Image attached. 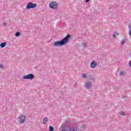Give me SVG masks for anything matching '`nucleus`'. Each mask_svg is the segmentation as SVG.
<instances>
[{"label":"nucleus","mask_w":131,"mask_h":131,"mask_svg":"<svg viewBox=\"0 0 131 131\" xmlns=\"http://www.w3.org/2000/svg\"><path fill=\"white\" fill-rule=\"evenodd\" d=\"M84 86L86 90H91L93 88V83L91 81H87L85 83Z\"/></svg>","instance_id":"nucleus-5"},{"label":"nucleus","mask_w":131,"mask_h":131,"mask_svg":"<svg viewBox=\"0 0 131 131\" xmlns=\"http://www.w3.org/2000/svg\"><path fill=\"white\" fill-rule=\"evenodd\" d=\"M3 26H7V23H3Z\"/></svg>","instance_id":"nucleus-18"},{"label":"nucleus","mask_w":131,"mask_h":131,"mask_svg":"<svg viewBox=\"0 0 131 131\" xmlns=\"http://www.w3.org/2000/svg\"><path fill=\"white\" fill-rule=\"evenodd\" d=\"M123 74H124V73L121 71H120V74H119V76H122V75H123Z\"/></svg>","instance_id":"nucleus-15"},{"label":"nucleus","mask_w":131,"mask_h":131,"mask_svg":"<svg viewBox=\"0 0 131 131\" xmlns=\"http://www.w3.org/2000/svg\"><path fill=\"white\" fill-rule=\"evenodd\" d=\"M49 8L52 10H56L57 8V3L55 2L50 3L49 4Z\"/></svg>","instance_id":"nucleus-6"},{"label":"nucleus","mask_w":131,"mask_h":131,"mask_svg":"<svg viewBox=\"0 0 131 131\" xmlns=\"http://www.w3.org/2000/svg\"><path fill=\"white\" fill-rule=\"evenodd\" d=\"M3 67H4V66H3V64H0V68H1V69H3Z\"/></svg>","instance_id":"nucleus-19"},{"label":"nucleus","mask_w":131,"mask_h":131,"mask_svg":"<svg viewBox=\"0 0 131 131\" xmlns=\"http://www.w3.org/2000/svg\"><path fill=\"white\" fill-rule=\"evenodd\" d=\"M119 34L116 32H115L113 34V36L115 38V37H116V36H118V35H119Z\"/></svg>","instance_id":"nucleus-11"},{"label":"nucleus","mask_w":131,"mask_h":131,"mask_svg":"<svg viewBox=\"0 0 131 131\" xmlns=\"http://www.w3.org/2000/svg\"><path fill=\"white\" fill-rule=\"evenodd\" d=\"M49 119L47 117H45L43 120V124H46L47 122H48Z\"/></svg>","instance_id":"nucleus-9"},{"label":"nucleus","mask_w":131,"mask_h":131,"mask_svg":"<svg viewBox=\"0 0 131 131\" xmlns=\"http://www.w3.org/2000/svg\"><path fill=\"white\" fill-rule=\"evenodd\" d=\"M86 75H88L86 73L82 74V78H86Z\"/></svg>","instance_id":"nucleus-12"},{"label":"nucleus","mask_w":131,"mask_h":131,"mask_svg":"<svg viewBox=\"0 0 131 131\" xmlns=\"http://www.w3.org/2000/svg\"><path fill=\"white\" fill-rule=\"evenodd\" d=\"M86 1V3H89V2H90V0H85Z\"/></svg>","instance_id":"nucleus-21"},{"label":"nucleus","mask_w":131,"mask_h":131,"mask_svg":"<svg viewBox=\"0 0 131 131\" xmlns=\"http://www.w3.org/2000/svg\"><path fill=\"white\" fill-rule=\"evenodd\" d=\"M17 120L20 124L24 123L26 120V117L23 115H19L17 118Z\"/></svg>","instance_id":"nucleus-3"},{"label":"nucleus","mask_w":131,"mask_h":131,"mask_svg":"<svg viewBox=\"0 0 131 131\" xmlns=\"http://www.w3.org/2000/svg\"><path fill=\"white\" fill-rule=\"evenodd\" d=\"M129 35L131 36V30L129 31Z\"/></svg>","instance_id":"nucleus-20"},{"label":"nucleus","mask_w":131,"mask_h":131,"mask_svg":"<svg viewBox=\"0 0 131 131\" xmlns=\"http://www.w3.org/2000/svg\"><path fill=\"white\" fill-rule=\"evenodd\" d=\"M37 6L36 4L29 2L27 5V9L28 10H29V9H34V8H36Z\"/></svg>","instance_id":"nucleus-4"},{"label":"nucleus","mask_w":131,"mask_h":131,"mask_svg":"<svg viewBox=\"0 0 131 131\" xmlns=\"http://www.w3.org/2000/svg\"><path fill=\"white\" fill-rule=\"evenodd\" d=\"M86 128L85 125H75L72 127H63L60 131H81Z\"/></svg>","instance_id":"nucleus-1"},{"label":"nucleus","mask_w":131,"mask_h":131,"mask_svg":"<svg viewBox=\"0 0 131 131\" xmlns=\"http://www.w3.org/2000/svg\"><path fill=\"white\" fill-rule=\"evenodd\" d=\"M120 115H122L123 116H125V114L123 112H120L119 113Z\"/></svg>","instance_id":"nucleus-13"},{"label":"nucleus","mask_w":131,"mask_h":131,"mask_svg":"<svg viewBox=\"0 0 131 131\" xmlns=\"http://www.w3.org/2000/svg\"><path fill=\"white\" fill-rule=\"evenodd\" d=\"M23 79H30L31 80H32V79H34V75L30 74L25 75L23 77Z\"/></svg>","instance_id":"nucleus-7"},{"label":"nucleus","mask_w":131,"mask_h":131,"mask_svg":"<svg viewBox=\"0 0 131 131\" xmlns=\"http://www.w3.org/2000/svg\"><path fill=\"white\" fill-rule=\"evenodd\" d=\"M90 67H91V68H95V67H97V61L95 60L92 61Z\"/></svg>","instance_id":"nucleus-8"},{"label":"nucleus","mask_w":131,"mask_h":131,"mask_svg":"<svg viewBox=\"0 0 131 131\" xmlns=\"http://www.w3.org/2000/svg\"><path fill=\"white\" fill-rule=\"evenodd\" d=\"M128 27H129V29H130V27L129 26H128Z\"/></svg>","instance_id":"nucleus-22"},{"label":"nucleus","mask_w":131,"mask_h":131,"mask_svg":"<svg viewBox=\"0 0 131 131\" xmlns=\"http://www.w3.org/2000/svg\"><path fill=\"white\" fill-rule=\"evenodd\" d=\"M6 45H7V42H4L0 44V47L1 48H5V47H6Z\"/></svg>","instance_id":"nucleus-10"},{"label":"nucleus","mask_w":131,"mask_h":131,"mask_svg":"<svg viewBox=\"0 0 131 131\" xmlns=\"http://www.w3.org/2000/svg\"><path fill=\"white\" fill-rule=\"evenodd\" d=\"M121 43H122V45H124V43H125V40L124 39H123L122 40Z\"/></svg>","instance_id":"nucleus-17"},{"label":"nucleus","mask_w":131,"mask_h":131,"mask_svg":"<svg viewBox=\"0 0 131 131\" xmlns=\"http://www.w3.org/2000/svg\"><path fill=\"white\" fill-rule=\"evenodd\" d=\"M49 130L50 131H54V128L53 127V126H49Z\"/></svg>","instance_id":"nucleus-16"},{"label":"nucleus","mask_w":131,"mask_h":131,"mask_svg":"<svg viewBox=\"0 0 131 131\" xmlns=\"http://www.w3.org/2000/svg\"><path fill=\"white\" fill-rule=\"evenodd\" d=\"M21 34V33H20V32H17L15 33V36H20V35Z\"/></svg>","instance_id":"nucleus-14"},{"label":"nucleus","mask_w":131,"mask_h":131,"mask_svg":"<svg viewBox=\"0 0 131 131\" xmlns=\"http://www.w3.org/2000/svg\"><path fill=\"white\" fill-rule=\"evenodd\" d=\"M71 38V35L68 34L61 40L54 42L53 45L54 46V47H61V46H64V45L68 43Z\"/></svg>","instance_id":"nucleus-2"}]
</instances>
